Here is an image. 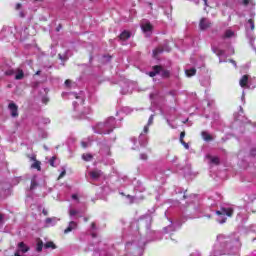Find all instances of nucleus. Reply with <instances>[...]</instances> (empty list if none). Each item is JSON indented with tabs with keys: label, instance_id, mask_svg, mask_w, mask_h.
<instances>
[{
	"label": "nucleus",
	"instance_id": "41",
	"mask_svg": "<svg viewBox=\"0 0 256 256\" xmlns=\"http://www.w3.org/2000/svg\"><path fill=\"white\" fill-rule=\"evenodd\" d=\"M242 5H244V7H247V5H249V0H243Z\"/></svg>",
	"mask_w": 256,
	"mask_h": 256
},
{
	"label": "nucleus",
	"instance_id": "43",
	"mask_svg": "<svg viewBox=\"0 0 256 256\" xmlns=\"http://www.w3.org/2000/svg\"><path fill=\"white\" fill-rule=\"evenodd\" d=\"M65 85H66V87H70L71 86V80H66Z\"/></svg>",
	"mask_w": 256,
	"mask_h": 256
},
{
	"label": "nucleus",
	"instance_id": "34",
	"mask_svg": "<svg viewBox=\"0 0 256 256\" xmlns=\"http://www.w3.org/2000/svg\"><path fill=\"white\" fill-rule=\"evenodd\" d=\"M219 48H217L216 46H212V51L215 53V55H217V53H219Z\"/></svg>",
	"mask_w": 256,
	"mask_h": 256
},
{
	"label": "nucleus",
	"instance_id": "10",
	"mask_svg": "<svg viewBox=\"0 0 256 256\" xmlns=\"http://www.w3.org/2000/svg\"><path fill=\"white\" fill-rule=\"evenodd\" d=\"M17 250L20 253H27V251H29V246H26L25 242H20L17 245Z\"/></svg>",
	"mask_w": 256,
	"mask_h": 256
},
{
	"label": "nucleus",
	"instance_id": "61",
	"mask_svg": "<svg viewBox=\"0 0 256 256\" xmlns=\"http://www.w3.org/2000/svg\"><path fill=\"white\" fill-rule=\"evenodd\" d=\"M167 229H168V228H164V231H165L166 233H169V231H167Z\"/></svg>",
	"mask_w": 256,
	"mask_h": 256
},
{
	"label": "nucleus",
	"instance_id": "45",
	"mask_svg": "<svg viewBox=\"0 0 256 256\" xmlns=\"http://www.w3.org/2000/svg\"><path fill=\"white\" fill-rule=\"evenodd\" d=\"M42 213H43V215H45V216L49 215V212H48L46 209H43V210H42Z\"/></svg>",
	"mask_w": 256,
	"mask_h": 256
},
{
	"label": "nucleus",
	"instance_id": "22",
	"mask_svg": "<svg viewBox=\"0 0 256 256\" xmlns=\"http://www.w3.org/2000/svg\"><path fill=\"white\" fill-rule=\"evenodd\" d=\"M44 249H57V246L52 241L44 244Z\"/></svg>",
	"mask_w": 256,
	"mask_h": 256
},
{
	"label": "nucleus",
	"instance_id": "3",
	"mask_svg": "<svg viewBox=\"0 0 256 256\" xmlns=\"http://www.w3.org/2000/svg\"><path fill=\"white\" fill-rule=\"evenodd\" d=\"M217 241L220 245V253L215 252L216 256L219 255H227L231 249H233V245L231 244V238L225 237V235L220 234L217 236Z\"/></svg>",
	"mask_w": 256,
	"mask_h": 256
},
{
	"label": "nucleus",
	"instance_id": "52",
	"mask_svg": "<svg viewBox=\"0 0 256 256\" xmlns=\"http://www.w3.org/2000/svg\"><path fill=\"white\" fill-rule=\"evenodd\" d=\"M147 5H149L150 9H153V4L151 2H148Z\"/></svg>",
	"mask_w": 256,
	"mask_h": 256
},
{
	"label": "nucleus",
	"instance_id": "11",
	"mask_svg": "<svg viewBox=\"0 0 256 256\" xmlns=\"http://www.w3.org/2000/svg\"><path fill=\"white\" fill-rule=\"evenodd\" d=\"M90 177L94 179V181H97L103 175V172L101 170H93L89 173Z\"/></svg>",
	"mask_w": 256,
	"mask_h": 256
},
{
	"label": "nucleus",
	"instance_id": "7",
	"mask_svg": "<svg viewBox=\"0 0 256 256\" xmlns=\"http://www.w3.org/2000/svg\"><path fill=\"white\" fill-rule=\"evenodd\" d=\"M212 23L209 19L207 18H201L199 22V29L200 31H207V29H210Z\"/></svg>",
	"mask_w": 256,
	"mask_h": 256
},
{
	"label": "nucleus",
	"instance_id": "47",
	"mask_svg": "<svg viewBox=\"0 0 256 256\" xmlns=\"http://www.w3.org/2000/svg\"><path fill=\"white\" fill-rule=\"evenodd\" d=\"M21 9V3L16 4V10L19 11Z\"/></svg>",
	"mask_w": 256,
	"mask_h": 256
},
{
	"label": "nucleus",
	"instance_id": "9",
	"mask_svg": "<svg viewBox=\"0 0 256 256\" xmlns=\"http://www.w3.org/2000/svg\"><path fill=\"white\" fill-rule=\"evenodd\" d=\"M74 229H77V222L70 221L68 227L64 230L65 235H67V233H71Z\"/></svg>",
	"mask_w": 256,
	"mask_h": 256
},
{
	"label": "nucleus",
	"instance_id": "6",
	"mask_svg": "<svg viewBox=\"0 0 256 256\" xmlns=\"http://www.w3.org/2000/svg\"><path fill=\"white\" fill-rule=\"evenodd\" d=\"M11 117H19V106L15 102H10L8 105Z\"/></svg>",
	"mask_w": 256,
	"mask_h": 256
},
{
	"label": "nucleus",
	"instance_id": "27",
	"mask_svg": "<svg viewBox=\"0 0 256 256\" xmlns=\"http://www.w3.org/2000/svg\"><path fill=\"white\" fill-rule=\"evenodd\" d=\"M5 75H7L8 77H11V76L15 75V70L9 69L5 72Z\"/></svg>",
	"mask_w": 256,
	"mask_h": 256
},
{
	"label": "nucleus",
	"instance_id": "21",
	"mask_svg": "<svg viewBox=\"0 0 256 256\" xmlns=\"http://www.w3.org/2000/svg\"><path fill=\"white\" fill-rule=\"evenodd\" d=\"M196 73H197V69L195 68H190L185 70L186 77H193L194 75H196Z\"/></svg>",
	"mask_w": 256,
	"mask_h": 256
},
{
	"label": "nucleus",
	"instance_id": "59",
	"mask_svg": "<svg viewBox=\"0 0 256 256\" xmlns=\"http://www.w3.org/2000/svg\"><path fill=\"white\" fill-rule=\"evenodd\" d=\"M253 41H254V39L251 38L250 43H251L252 47H253Z\"/></svg>",
	"mask_w": 256,
	"mask_h": 256
},
{
	"label": "nucleus",
	"instance_id": "53",
	"mask_svg": "<svg viewBox=\"0 0 256 256\" xmlns=\"http://www.w3.org/2000/svg\"><path fill=\"white\" fill-rule=\"evenodd\" d=\"M0 223H3V214H0Z\"/></svg>",
	"mask_w": 256,
	"mask_h": 256
},
{
	"label": "nucleus",
	"instance_id": "63",
	"mask_svg": "<svg viewBox=\"0 0 256 256\" xmlns=\"http://www.w3.org/2000/svg\"><path fill=\"white\" fill-rule=\"evenodd\" d=\"M44 149H46V151H48V150H49V148H47V146H44Z\"/></svg>",
	"mask_w": 256,
	"mask_h": 256
},
{
	"label": "nucleus",
	"instance_id": "57",
	"mask_svg": "<svg viewBox=\"0 0 256 256\" xmlns=\"http://www.w3.org/2000/svg\"><path fill=\"white\" fill-rule=\"evenodd\" d=\"M225 62V60H223V59H219V63H224Z\"/></svg>",
	"mask_w": 256,
	"mask_h": 256
},
{
	"label": "nucleus",
	"instance_id": "51",
	"mask_svg": "<svg viewBox=\"0 0 256 256\" xmlns=\"http://www.w3.org/2000/svg\"><path fill=\"white\" fill-rule=\"evenodd\" d=\"M167 123L170 127H172V129H175V127L173 125H171V122L169 120H167Z\"/></svg>",
	"mask_w": 256,
	"mask_h": 256
},
{
	"label": "nucleus",
	"instance_id": "24",
	"mask_svg": "<svg viewBox=\"0 0 256 256\" xmlns=\"http://www.w3.org/2000/svg\"><path fill=\"white\" fill-rule=\"evenodd\" d=\"M36 251H37L38 253H41V251H43V241H42V240H39V241L37 242Z\"/></svg>",
	"mask_w": 256,
	"mask_h": 256
},
{
	"label": "nucleus",
	"instance_id": "62",
	"mask_svg": "<svg viewBox=\"0 0 256 256\" xmlns=\"http://www.w3.org/2000/svg\"><path fill=\"white\" fill-rule=\"evenodd\" d=\"M59 59H63V56H61V54H59Z\"/></svg>",
	"mask_w": 256,
	"mask_h": 256
},
{
	"label": "nucleus",
	"instance_id": "46",
	"mask_svg": "<svg viewBox=\"0 0 256 256\" xmlns=\"http://www.w3.org/2000/svg\"><path fill=\"white\" fill-rule=\"evenodd\" d=\"M14 256H21V252L19 250H16Z\"/></svg>",
	"mask_w": 256,
	"mask_h": 256
},
{
	"label": "nucleus",
	"instance_id": "14",
	"mask_svg": "<svg viewBox=\"0 0 256 256\" xmlns=\"http://www.w3.org/2000/svg\"><path fill=\"white\" fill-rule=\"evenodd\" d=\"M37 187H39V182L37 181V176H33L31 179L30 191H34V189H37Z\"/></svg>",
	"mask_w": 256,
	"mask_h": 256
},
{
	"label": "nucleus",
	"instance_id": "20",
	"mask_svg": "<svg viewBox=\"0 0 256 256\" xmlns=\"http://www.w3.org/2000/svg\"><path fill=\"white\" fill-rule=\"evenodd\" d=\"M57 221H59L57 217H52V218H46L45 223L46 225H56Z\"/></svg>",
	"mask_w": 256,
	"mask_h": 256
},
{
	"label": "nucleus",
	"instance_id": "23",
	"mask_svg": "<svg viewBox=\"0 0 256 256\" xmlns=\"http://www.w3.org/2000/svg\"><path fill=\"white\" fill-rule=\"evenodd\" d=\"M224 37L226 39H231V37H235V32H233V30H226Z\"/></svg>",
	"mask_w": 256,
	"mask_h": 256
},
{
	"label": "nucleus",
	"instance_id": "60",
	"mask_svg": "<svg viewBox=\"0 0 256 256\" xmlns=\"http://www.w3.org/2000/svg\"><path fill=\"white\" fill-rule=\"evenodd\" d=\"M240 111H241V113H243V107H241V106H240Z\"/></svg>",
	"mask_w": 256,
	"mask_h": 256
},
{
	"label": "nucleus",
	"instance_id": "44",
	"mask_svg": "<svg viewBox=\"0 0 256 256\" xmlns=\"http://www.w3.org/2000/svg\"><path fill=\"white\" fill-rule=\"evenodd\" d=\"M19 17H21L22 19H23V18H25V12L20 11V13H19Z\"/></svg>",
	"mask_w": 256,
	"mask_h": 256
},
{
	"label": "nucleus",
	"instance_id": "8",
	"mask_svg": "<svg viewBox=\"0 0 256 256\" xmlns=\"http://www.w3.org/2000/svg\"><path fill=\"white\" fill-rule=\"evenodd\" d=\"M15 77H14V79L16 80V81H21L22 79H24L25 78V72H23V70L22 69H20V68H17L16 70H15Z\"/></svg>",
	"mask_w": 256,
	"mask_h": 256
},
{
	"label": "nucleus",
	"instance_id": "19",
	"mask_svg": "<svg viewBox=\"0 0 256 256\" xmlns=\"http://www.w3.org/2000/svg\"><path fill=\"white\" fill-rule=\"evenodd\" d=\"M34 163L31 165L32 169H37V171H41V162L35 160V157L31 158Z\"/></svg>",
	"mask_w": 256,
	"mask_h": 256
},
{
	"label": "nucleus",
	"instance_id": "37",
	"mask_svg": "<svg viewBox=\"0 0 256 256\" xmlns=\"http://www.w3.org/2000/svg\"><path fill=\"white\" fill-rule=\"evenodd\" d=\"M66 173H67V171L63 170V171L60 173V175H59V179L65 177Z\"/></svg>",
	"mask_w": 256,
	"mask_h": 256
},
{
	"label": "nucleus",
	"instance_id": "38",
	"mask_svg": "<svg viewBox=\"0 0 256 256\" xmlns=\"http://www.w3.org/2000/svg\"><path fill=\"white\" fill-rule=\"evenodd\" d=\"M81 145L84 149H87V147H89V144L87 142H81Z\"/></svg>",
	"mask_w": 256,
	"mask_h": 256
},
{
	"label": "nucleus",
	"instance_id": "42",
	"mask_svg": "<svg viewBox=\"0 0 256 256\" xmlns=\"http://www.w3.org/2000/svg\"><path fill=\"white\" fill-rule=\"evenodd\" d=\"M229 63H232V65H234V67L237 68V62H235V60L230 59V60H229Z\"/></svg>",
	"mask_w": 256,
	"mask_h": 256
},
{
	"label": "nucleus",
	"instance_id": "29",
	"mask_svg": "<svg viewBox=\"0 0 256 256\" xmlns=\"http://www.w3.org/2000/svg\"><path fill=\"white\" fill-rule=\"evenodd\" d=\"M159 53H163V49H161V48H156V49L153 51V55H154V56L159 55Z\"/></svg>",
	"mask_w": 256,
	"mask_h": 256
},
{
	"label": "nucleus",
	"instance_id": "32",
	"mask_svg": "<svg viewBox=\"0 0 256 256\" xmlns=\"http://www.w3.org/2000/svg\"><path fill=\"white\" fill-rule=\"evenodd\" d=\"M216 55H217V57H221V56L225 55V50L220 49Z\"/></svg>",
	"mask_w": 256,
	"mask_h": 256
},
{
	"label": "nucleus",
	"instance_id": "40",
	"mask_svg": "<svg viewBox=\"0 0 256 256\" xmlns=\"http://www.w3.org/2000/svg\"><path fill=\"white\" fill-rule=\"evenodd\" d=\"M144 133H149V125L144 126Z\"/></svg>",
	"mask_w": 256,
	"mask_h": 256
},
{
	"label": "nucleus",
	"instance_id": "30",
	"mask_svg": "<svg viewBox=\"0 0 256 256\" xmlns=\"http://www.w3.org/2000/svg\"><path fill=\"white\" fill-rule=\"evenodd\" d=\"M140 159H141L142 161H147V159H148L147 154H146V153L140 154Z\"/></svg>",
	"mask_w": 256,
	"mask_h": 256
},
{
	"label": "nucleus",
	"instance_id": "48",
	"mask_svg": "<svg viewBox=\"0 0 256 256\" xmlns=\"http://www.w3.org/2000/svg\"><path fill=\"white\" fill-rule=\"evenodd\" d=\"M127 197H128V199H130L131 203H133V200H134L135 198H134L133 196H131V195H128Z\"/></svg>",
	"mask_w": 256,
	"mask_h": 256
},
{
	"label": "nucleus",
	"instance_id": "25",
	"mask_svg": "<svg viewBox=\"0 0 256 256\" xmlns=\"http://www.w3.org/2000/svg\"><path fill=\"white\" fill-rule=\"evenodd\" d=\"M82 159L84 161H91V159H93V155H91V154H83L82 155Z\"/></svg>",
	"mask_w": 256,
	"mask_h": 256
},
{
	"label": "nucleus",
	"instance_id": "4",
	"mask_svg": "<svg viewBox=\"0 0 256 256\" xmlns=\"http://www.w3.org/2000/svg\"><path fill=\"white\" fill-rule=\"evenodd\" d=\"M233 211L234 210L231 207H222L220 210L216 211V215L219 216L217 219L218 223L223 224L227 221V217H233Z\"/></svg>",
	"mask_w": 256,
	"mask_h": 256
},
{
	"label": "nucleus",
	"instance_id": "15",
	"mask_svg": "<svg viewBox=\"0 0 256 256\" xmlns=\"http://www.w3.org/2000/svg\"><path fill=\"white\" fill-rule=\"evenodd\" d=\"M239 83H240V87H249L247 86V84L249 83V75L242 76Z\"/></svg>",
	"mask_w": 256,
	"mask_h": 256
},
{
	"label": "nucleus",
	"instance_id": "13",
	"mask_svg": "<svg viewBox=\"0 0 256 256\" xmlns=\"http://www.w3.org/2000/svg\"><path fill=\"white\" fill-rule=\"evenodd\" d=\"M161 73V66L156 65L153 66V71L149 72L148 75L149 77H155L156 75H159Z\"/></svg>",
	"mask_w": 256,
	"mask_h": 256
},
{
	"label": "nucleus",
	"instance_id": "50",
	"mask_svg": "<svg viewBox=\"0 0 256 256\" xmlns=\"http://www.w3.org/2000/svg\"><path fill=\"white\" fill-rule=\"evenodd\" d=\"M242 101H245V91L242 92Z\"/></svg>",
	"mask_w": 256,
	"mask_h": 256
},
{
	"label": "nucleus",
	"instance_id": "33",
	"mask_svg": "<svg viewBox=\"0 0 256 256\" xmlns=\"http://www.w3.org/2000/svg\"><path fill=\"white\" fill-rule=\"evenodd\" d=\"M49 163H50L51 167H55V157H52V158L49 160Z\"/></svg>",
	"mask_w": 256,
	"mask_h": 256
},
{
	"label": "nucleus",
	"instance_id": "16",
	"mask_svg": "<svg viewBox=\"0 0 256 256\" xmlns=\"http://www.w3.org/2000/svg\"><path fill=\"white\" fill-rule=\"evenodd\" d=\"M201 135H202V138H203L204 141H207V142L213 141V136H211V134H209V132L202 131Z\"/></svg>",
	"mask_w": 256,
	"mask_h": 256
},
{
	"label": "nucleus",
	"instance_id": "26",
	"mask_svg": "<svg viewBox=\"0 0 256 256\" xmlns=\"http://www.w3.org/2000/svg\"><path fill=\"white\" fill-rule=\"evenodd\" d=\"M79 211L75 210V209H70L69 210V215L70 217H75V215H78Z\"/></svg>",
	"mask_w": 256,
	"mask_h": 256
},
{
	"label": "nucleus",
	"instance_id": "49",
	"mask_svg": "<svg viewBox=\"0 0 256 256\" xmlns=\"http://www.w3.org/2000/svg\"><path fill=\"white\" fill-rule=\"evenodd\" d=\"M72 199L78 200L79 197L77 196V194H73V195H72Z\"/></svg>",
	"mask_w": 256,
	"mask_h": 256
},
{
	"label": "nucleus",
	"instance_id": "1",
	"mask_svg": "<svg viewBox=\"0 0 256 256\" xmlns=\"http://www.w3.org/2000/svg\"><path fill=\"white\" fill-rule=\"evenodd\" d=\"M69 99H76L77 101L73 103L74 105V111H75V117L78 119H85L89 113H91V108L83 106V103H85V95L82 91L79 93L76 92H69L68 93Z\"/></svg>",
	"mask_w": 256,
	"mask_h": 256
},
{
	"label": "nucleus",
	"instance_id": "56",
	"mask_svg": "<svg viewBox=\"0 0 256 256\" xmlns=\"http://www.w3.org/2000/svg\"><path fill=\"white\" fill-rule=\"evenodd\" d=\"M84 221H85V223H87V222L89 221V218H88V217H85V218H84Z\"/></svg>",
	"mask_w": 256,
	"mask_h": 256
},
{
	"label": "nucleus",
	"instance_id": "17",
	"mask_svg": "<svg viewBox=\"0 0 256 256\" xmlns=\"http://www.w3.org/2000/svg\"><path fill=\"white\" fill-rule=\"evenodd\" d=\"M119 37L121 41H127V39L131 37V33L127 30H124Z\"/></svg>",
	"mask_w": 256,
	"mask_h": 256
},
{
	"label": "nucleus",
	"instance_id": "28",
	"mask_svg": "<svg viewBox=\"0 0 256 256\" xmlns=\"http://www.w3.org/2000/svg\"><path fill=\"white\" fill-rule=\"evenodd\" d=\"M248 25H250L251 31L255 29V22H253V19L248 20Z\"/></svg>",
	"mask_w": 256,
	"mask_h": 256
},
{
	"label": "nucleus",
	"instance_id": "5",
	"mask_svg": "<svg viewBox=\"0 0 256 256\" xmlns=\"http://www.w3.org/2000/svg\"><path fill=\"white\" fill-rule=\"evenodd\" d=\"M141 29L146 37H151V34L153 33V24H151L149 20H143L141 22Z\"/></svg>",
	"mask_w": 256,
	"mask_h": 256
},
{
	"label": "nucleus",
	"instance_id": "64",
	"mask_svg": "<svg viewBox=\"0 0 256 256\" xmlns=\"http://www.w3.org/2000/svg\"><path fill=\"white\" fill-rule=\"evenodd\" d=\"M150 97L153 98V94H150Z\"/></svg>",
	"mask_w": 256,
	"mask_h": 256
},
{
	"label": "nucleus",
	"instance_id": "12",
	"mask_svg": "<svg viewBox=\"0 0 256 256\" xmlns=\"http://www.w3.org/2000/svg\"><path fill=\"white\" fill-rule=\"evenodd\" d=\"M158 75H161L163 79H169V77L171 76V72L169 70L163 69V66H160V72Z\"/></svg>",
	"mask_w": 256,
	"mask_h": 256
},
{
	"label": "nucleus",
	"instance_id": "55",
	"mask_svg": "<svg viewBox=\"0 0 256 256\" xmlns=\"http://www.w3.org/2000/svg\"><path fill=\"white\" fill-rule=\"evenodd\" d=\"M251 155L252 157H255V150H252Z\"/></svg>",
	"mask_w": 256,
	"mask_h": 256
},
{
	"label": "nucleus",
	"instance_id": "31",
	"mask_svg": "<svg viewBox=\"0 0 256 256\" xmlns=\"http://www.w3.org/2000/svg\"><path fill=\"white\" fill-rule=\"evenodd\" d=\"M154 117H155V115H151L150 117H149V120H148V123H147V125H153V119H154Z\"/></svg>",
	"mask_w": 256,
	"mask_h": 256
},
{
	"label": "nucleus",
	"instance_id": "58",
	"mask_svg": "<svg viewBox=\"0 0 256 256\" xmlns=\"http://www.w3.org/2000/svg\"><path fill=\"white\" fill-rule=\"evenodd\" d=\"M44 123H50L49 119H45Z\"/></svg>",
	"mask_w": 256,
	"mask_h": 256
},
{
	"label": "nucleus",
	"instance_id": "36",
	"mask_svg": "<svg viewBox=\"0 0 256 256\" xmlns=\"http://www.w3.org/2000/svg\"><path fill=\"white\" fill-rule=\"evenodd\" d=\"M180 143L183 145V147H185V149H189V144L188 143H186L185 141H182Z\"/></svg>",
	"mask_w": 256,
	"mask_h": 256
},
{
	"label": "nucleus",
	"instance_id": "39",
	"mask_svg": "<svg viewBox=\"0 0 256 256\" xmlns=\"http://www.w3.org/2000/svg\"><path fill=\"white\" fill-rule=\"evenodd\" d=\"M199 1H196V5H199ZM204 2L205 7H209V4H207V0H202Z\"/></svg>",
	"mask_w": 256,
	"mask_h": 256
},
{
	"label": "nucleus",
	"instance_id": "18",
	"mask_svg": "<svg viewBox=\"0 0 256 256\" xmlns=\"http://www.w3.org/2000/svg\"><path fill=\"white\" fill-rule=\"evenodd\" d=\"M206 159H209L210 163H212L213 165H219L220 163L219 157H213L211 155H207Z\"/></svg>",
	"mask_w": 256,
	"mask_h": 256
},
{
	"label": "nucleus",
	"instance_id": "2",
	"mask_svg": "<svg viewBox=\"0 0 256 256\" xmlns=\"http://www.w3.org/2000/svg\"><path fill=\"white\" fill-rule=\"evenodd\" d=\"M116 121L114 117H109L105 122H99L96 125L92 126L94 133L98 135H109L113 133L115 129Z\"/></svg>",
	"mask_w": 256,
	"mask_h": 256
},
{
	"label": "nucleus",
	"instance_id": "54",
	"mask_svg": "<svg viewBox=\"0 0 256 256\" xmlns=\"http://www.w3.org/2000/svg\"><path fill=\"white\" fill-rule=\"evenodd\" d=\"M91 229H95V222L91 224Z\"/></svg>",
	"mask_w": 256,
	"mask_h": 256
},
{
	"label": "nucleus",
	"instance_id": "35",
	"mask_svg": "<svg viewBox=\"0 0 256 256\" xmlns=\"http://www.w3.org/2000/svg\"><path fill=\"white\" fill-rule=\"evenodd\" d=\"M183 139H185V132L180 133V143L183 142Z\"/></svg>",
	"mask_w": 256,
	"mask_h": 256
}]
</instances>
